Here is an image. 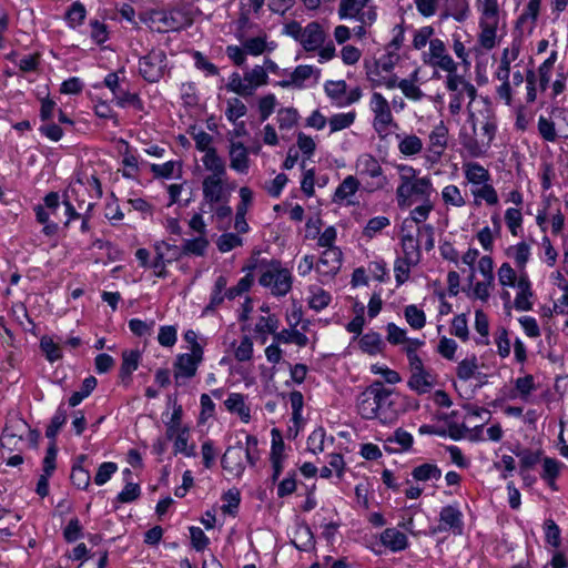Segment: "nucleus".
<instances>
[{"mask_svg": "<svg viewBox=\"0 0 568 568\" xmlns=\"http://www.w3.org/2000/svg\"><path fill=\"white\" fill-rule=\"evenodd\" d=\"M359 180L354 175H347L337 186L334 193V201L337 203H345L347 205H355L357 202L354 200L356 192L359 190Z\"/></svg>", "mask_w": 568, "mask_h": 568, "instance_id": "a211bd4d", "label": "nucleus"}, {"mask_svg": "<svg viewBox=\"0 0 568 568\" xmlns=\"http://www.w3.org/2000/svg\"><path fill=\"white\" fill-rule=\"evenodd\" d=\"M469 128L459 131V142L470 158L488 155L497 134V118L487 103L478 110L467 105Z\"/></svg>", "mask_w": 568, "mask_h": 568, "instance_id": "f257e3e1", "label": "nucleus"}, {"mask_svg": "<svg viewBox=\"0 0 568 568\" xmlns=\"http://www.w3.org/2000/svg\"><path fill=\"white\" fill-rule=\"evenodd\" d=\"M498 282L503 287L517 286V275L509 263H503L497 271Z\"/></svg>", "mask_w": 568, "mask_h": 568, "instance_id": "6e6d98bb", "label": "nucleus"}, {"mask_svg": "<svg viewBox=\"0 0 568 568\" xmlns=\"http://www.w3.org/2000/svg\"><path fill=\"white\" fill-rule=\"evenodd\" d=\"M193 13L189 8L181 7L170 11L152 10L146 13L145 22L158 32L178 31L193 23Z\"/></svg>", "mask_w": 568, "mask_h": 568, "instance_id": "39448f33", "label": "nucleus"}, {"mask_svg": "<svg viewBox=\"0 0 568 568\" xmlns=\"http://www.w3.org/2000/svg\"><path fill=\"white\" fill-rule=\"evenodd\" d=\"M442 199L446 205L462 207L466 204L458 186L454 184L446 185L442 191Z\"/></svg>", "mask_w": 568, "mask_h": 568, "instance_id": "8fccbe9b", "label": "nucleus"}, {"mask_svg": "<svg viewBox=\"0 0 568 568\" xmlns=\"http://www.w3.org/2000/svg\"><path fill=\"white\" fill-rule=\"evenodd\" d=\"M470 191L475 199V204L477 205L480 203V201H485L488 205H496L499 201L495 187L489 182L476 187H471Z\"/></svg>", "mask_w": 568, "mask_h": 568, "instance_id": "473e14b6", "label": "nucleus"}, {"mask_svg": "<svg viewBox=\"0 0 568 568\" xmlns=\"http://www.w3.org/2000/svg\"><path fill=\"white\" fill-rule=\"evenodd\" d=\"M419 240L412 233L404 234L402 237V250L403 256L406 257V261L409 263H419L420 261V251H419Z\"/></svg>", "mask_w": 568, "mask_h": 568, "instance_id": "cd10ccee", "label": "nucleus"}, {"mask_svg": "<svg viewBox=\"0 0 568 568\" xmlns=\"http://www.w3.org/2000/svg\"><path fill=\"white\" fill-rule=\"evenodd\" d=\"M356 172L361 178H368L369 181L365 183L367 192H375L386 187L388 179L384 174L383 168L378 160L369 154H361L355 162Z\"/></svg>", "mask_w": 568, "mask_h": 568, "instance_id": "6e6552de", "label": "nucleus"}, {"mask_svg": "<svg viewBox=\"0 0 568 568\" xmlns=\"http://www.w3.org/2000/svg\"><path fill=\"white\" fill-rule=\"evenodd\" d=\"M463 521H462V513L453 507L446 506L440 510L439 514V530H448L452 529L462 532Z\"/></svg>", "mask_w": 568, "mask_h": 568, "instance_id": "5701e85b", "label": "nucleus"}, {"mask_svg": "<svg viewBox=\"0 0 568 568\" xmlns=\"http://www.w3.org/2000/svg\"><path fill=\"white\" fill-rule=\"evenodd\" d=\"M476 7L479 13L478 43L485 50H491L499 43L505 31V13L499 0H478Z\"/></svg>", "mask_w": 568, "mask_h": 568, "instance_id": "20e7f679", "label": "nucleus"}, {"mask_svg": "<svg viewBox=\"0 0 568 568\" xmlns=\"http://www.w3.org/2000/svg\"><path fill=\"white\" fill-rule=\"evenodd\" d=\"M274 342H276L277 344L293 343L301 347H304L307 345L308 338L305 334H303L294 328H290V329H282L281 332H277L274 335Z\"/></svg>", "mask_w": 568, "mask_h": 568, "instance_id": "c9c22d12", "label": "nucleus"}, {"mask_svg": "<svg viewBox=\"0 0 568 568\" xmlns=\"http://www.w3.org/2000/svg\"><path fill=\"white\" fill-rule=\"evenodd\" d=\"M446 89L450 92V99L448 110L453 115L458 114L462 111L463 102L467 97L473 109L474 101L477 95V90L473 83L467 81L463 75H459L457 71L447 73L446 77Z\"/></svg>", "mask_w": 568, "mask_h": 568, "instance_id": "423d86ee", "label": "nucleus"}, {"mask_svg": "<svg viewBox=\"0 0 568 568\" xmlns=\"http://www.w3.org/2000/svg\"><path fill=\"white\" fill-rule=\"evenodd\" d=\"M326 34L322 26L317 22H311L304 27L301 44L306 51H316L325 42Z\"/></svg>", "mask_w": 568, "mask_h": 568, "instance_id": "6ab92c4d", "label": "nucleus"}, {"mask_svg": "<svg viewBox=\"0 0 568 568\" xmlns=\"http://www.w3.org/2000/svg\"><path fill=\"white\" fill-rule=\"evenodd\" d=\"M253 282H254L253 275L246 274L237 282V284L235 286L225 291V296L229 300H234L235 297L241 296L242 294L248 292Z\"/></svg>", "mask_w": 568, "mask_h": 568, "instance_id": "69168bd1", "label": "nucleus"}, {"mask_svg": "<svg viewBox=\"0 0 568 568\" xmlns=\"http://www.w3.org/2000/svg\"><path fill=\"white\" fill-rule=\"evenodd\" d=\"M243 454L244 449L241 444L229 447L222 457L223 468L232 475H241L244 470Z\"/></svg>", "mask_w": 568, "mask_h": 568, "instance_id": "aec40b11", "label": "nucleus"}, {"mask_svg": "<svg viewBox=\"0 0 568 568\" xmlns=\"http://www.w3.org/2000/svg\"><path fill=\"white\" fill-rule=\"evenodd\" d=\"M164 424L166 428V439H173L175 434L189 429V427L182 424V407L175 403L173 404V412L171 413L170 417L164 422Z\"/></svg>", "mask_w": 568, "mask_h": 568, "instance_id": "c85d7f7f", "label": "nucleus"}, {"mask_svg": "<svg viewBox=\"0 0 568 568\" xmlns=\"http://www.w3.org/2000/svg\"><path fill=\"white\" fill-rule=\"evenodd\" d=\"M404 316L407 324L413 329H422L426 325V315L424 311L414 304L407 305L404 308Z\"/></svg>", "mask_w": 568, "mask_h": 568, "instance_id": "37998d69", "label": "nucleus"}, {"mask_svg": "<svg viewBox=\"0 0 568 568\" xmlns=\"http://www.w3.org/2000/svg\"><path fill=\"white\" fill-rule=\"evenodd\" d=\"M342 265V252L338 247L325 248L316 265V271L323 276L335 275Z\"/></svg>", "mask_w": 568, "mask_h": 568, "instance_id": "dca6fc26", "label": "nucleus"}, {"mask_svg": "<svg viewBox=\"0 0 568 568\" xmlns=\"http://www.w3.org/2000/svg\"><path fill=\"white\" fill-rule=\"evenodd\" d=\"M395 168L398 174L396 201L400 209L430 201L434 186L429 176H419L418 171L408 164H397Z\"/></svg>", "mask_w": 568, "mask_h": 568, "instance_id": "7ed1b4c3", "label": "nucleus"}, {"mask_svg": "<svg viewBox=\"0 0 568 568\" xmlns=\"http://www.w3.org/2000/svg\"><path fill=\"white\" fill-rule=\"evenodd\" d=\"M382 544L392 551H400L407 547V537L396 528H387L381 534Z\"/></svg>", "mask_w": 568, "mask_h": 568, "instance_id": "393cba45", "label": "nucleus"}, {"mask_svg": "<svg viewBox=\"0 0 568 568\" xmlns=\"http://www.w3.org/2000/svg\"><path fill=\"white\" fill-rule=\"evenodd\" d=\"M542 478L547 480L550 487H555V479L560 471V463L552 458H545L542 462Z\"/></svg>", "mask_w": 568, "mask_h": 568, "instance_id": "bf43d9fd", "label": "nucleus"}, {"mask_svg": "<svg viewBox=\"0 0 568 568\" xmlns=\"http://www.w3.org/2000/svg\"><path fill=\"white\" fill-rule=\"evenodd\" d=\"M372 0H339V19H352L365 9Z\"/></svg>", "mask_w": 568, "mask_h": 568, "instance_id": "2f4dec72", "label": "nucleus"}, {"mask_svg": "<svg viewBox=\"0 0 568 568\" xmlns=\"http://www.w3.org/2000/svg\"><path fill=\"white\" fill-rule=\"evenodd\" d=\"M511 257L514 258L516 265L519 268H525L529 256H530V247L527 243L520 242L509 248Z\"/></svg>", "mask_w": 568, "mask_h": 568, "instance_id": "4d7b16f0", "label": "nucleus"}, {"mask_svg": "<svg viewBox=\"0 0 568 568\" xmlns=\"http://www.w3.org/2000/svg\"><path fill=\"white\" fill-rule=\"evenodd\" d=\"M356 119V112L349 111L345 113H336L328 119V125L331 133L342 131L349 128Z\"/></svg>", "mask_w": 568, "mask_h": 568, "instance_id": "79ce46f5", "label": "nucleus"}, {"mask_svg": "<svg viewBox=\"0 0 568 568\" xmlns=\"http://www.w3.org/2000/svg\"><path fill=\"white\" fill-rule=\"evenodd\" d=\"M227 410L237 414L245 423L250 420V408L245 404V398L242 394L232 393L224 402Z\"/></svg>", "mask_w": 568, "mask_h": 568, "instance_id": "7c9ffc66", "label": "nucleus"}, {"mask_svg": "<svg viewBox=\"0 0 568 568\" xmlns=\"http://www.w3.org/2000/svg\"><path fill=\"white\" fill-rule=\"evenodd\" d=\"M324 89L326 94L339 106V101H343L346 94L347 84L344 80L327 81Z\"/></svg>", "mask_w": 568, "mask_h": 568, "instance_id": "3c124183", "label": "nucleus"}, {"mask_svg": "<svg viewBox=\"0 0 568 568\" xmlns=\"http://www.w3.org/2000/svg\"><path fill=\"white\" fill-rule=\"evenodd\" d=\"M234 346V357L239 362H247L253 357V341L248 336H243L239 345Z\"/></svg>", "mask_w": 568, "mask_h": 568, "instance_id": "13d9d810", "label": "nucleus"}, {"mask_svg": "<svg viewBox=\"0 0 568 568\" xmlns=\"http://www.w3.org/2000/svg\"><path fill=\"white\" fill-rule=\"evenodd\" d=\"M435 29L432 26H424L416 29L413 32L412 47L413 49L420 51L430 45L432 40H434Z\"/></svg>", "mask_w": 568, "mask_h": 568, "instance_id": "4c0bfd02", "label": "nucleus"}, {"mask_svg": "<svg viewBox=\"0 0 568 568\" xmlns=\"http://www.w3.org/2000/svg\"><path fill=\"white\" fill-rule=\"evenodd\" d=\"M398 141V151L400 154L405 156H414L422 152L424 143L422 139L415 134H404L403 136H397Z\"/></svg>", "mask_w": 568, "mask_h": 568, "instance_id": "bb28decb", "label": "nucleus"}, {"mask_svg": "<svg viewBox=\"0 0 568 568\" xmlns=\"http://www.w3.org/2000/svg\"><path fill=\"white\" fill-rule=\"evenodd\" d=\"M412 476L418 481L437 480L440 478L442 471L434 464H423L413 469Z\"/></svg>", "mask_w": 568, "mask_h": 568, "instance_id": "de8ad7c7", "label": "nucleus"}, {"mask_svg": "<svg viewBox=\"0 0 568 568\" xmlns=\"http://www.w3.org/2000/svg\"><path fill=\"white\" fill-rule=\"evenodd\" d=\"M416 81L417 70L414 71L410 79H402L398 82V88L403 94L412 101H420L425 95L422 89L416 84Z\"/></svg>", "mask_w": 568, "mask_h": 568, "instance_id": "f704fd0d", "label": "nucleus"}, {"mask_svg": "<svg viewBox=\"0 0 568 568\" xmlns=\"http://www.w3.org/2000/svg\"><path fill=\"white\" fill-rule=\"evenodd\" d=\"M310 294L308 306L317 312L327 307L332 301L331 294L320 286H311Z\"/></svg>", "mask_w": 568, "mask_h": 568, "instance_id": "e433bc0d", "label": "nucleus"}, {"mask_svg": "<svg viewBox=\"0 0 568 568\" xmlns=\"http://www.w3.org/2000/svg\"><path fill=\"white\" fill-rule=\"evenodd\" d=\"M422 61L425 65L440 69L447 73L457 71L458 65L447 52L443 40L435 38L427 50L422 52Z\"/></svg>", "mask_w": 568, "mask_h": 568, "instance_id": "9b49d317", "label": "nucleus"}, {"mask_svg": "<svg viewBox=\"0 0 568 568\" xmlns=\"http://www.w3.org/2000/svg\"><path fill=\"white\" fill-rule=\"evenodd\" d=\"M344 468L345 462L343 456L339 454H331L328 456V465L321 468L320 476L322 478H329L333 473H335L337 477H342Z\"/></svg>", "mask_w": 568, "mask_h": 568, "instance_id": "c03bdc74", "label": "nucleus"}, {"mask_svg": "<svg viewBox=\"0 0 568 568\" xmlns=\"http://www.w3.org/2000/svg\"><path fill=\"white\" fill-rule=\"evenodd\" d=\"M298 112L294 108H282L277 111L276 121L280 130H291L298 122Z\"/></svg>", "mask_w": 568, "mask_h": 568, "instance_id": "49530a36", "label": "nucleus"}, {"mask_svg": "<svg viewBox=\"0 0 568 568\" xmlns=\"http://www.w3.org/2000/svg\"><path fill=\"white\" fill-rule=\"evenodd\" d=\"M536 384L532 375H526L515 381V392L513 397H519L524 402H528L532 392L536 390Z\"/></svg>", "mask_w": 568, "mask_h": 568, "instance_id": "58836bf2", "label": "nucleus"}, {"mask_svg": "<svg viewBox=\"0 0 568 568\" xmlns=\"http://www.w3.org/2000/svg\"><path fill=\"white\" fill-rule=\"evenodd\" d=\"M244 75L251 94H253L257 88L267 84L268 81V74H266V70L262 65H254L251 70L246 71Z\"/></svg>", "mask_w": 568, "mask_h": 568, "instance_id": "72a5a7b5", "label": "nucleus"}, {"mask_svg": "<svg viewBox=\"0 0 568 568\" xmlns=\"http://www.w3.org/2000/svg\"><path fill=\"white\" fill-rule=\"evenodd\" d=\"M165 53L162 50H152L140 59L139 70L149 82H158L164 74Z\"/></svg>", "mask_w": 568, "mask_h": 568, "instance_id": "f8f14e48", "label": "nucleus"}, {"mask_svg": "<svg viewBox=\"0 0 568 568\" xmlns=\"http://www.w3.org/2000/svg\"><path fill=\"white\" fill-rule=\"evenodd\" d=\"M258 283L274 296H285L292 288V274L280 262H271L262 270Z\"/></svg>", "mask_w": 568, "mask_h": 568, "instance_id": "0eeeda50", "label": "nucleus"}, {"mask_svg": "<svg viewBox=\"0 0 568 568\" xmlns=\"http://www.w3.org/2000/svg\"><path fill=\"white\" fill-rule=\"evenodd\" d=\"M204 169L209 172L205 178L227 179L225 161L219 155L216 150L209 151L201 159Z\"/></svg>", "mask_w": 568, "mask_h": 568, "instance_id": "412c9836", "label": "nucleus"}, {"mask_svg": "<svg viewBox=\"0 0 568 568\" xmlns=\"http://www.w3.org/2000/svg\"><path fill=\"white\" fill-rule=\"evenodd\" d=\"M478 368L476 356L463 359L457 367V376L463 381L470 379Z\"/></svg>", "mask_w": 568, "mask_h": 568, "instance_id": "338daca9", "label": "nucleus"}, {"mask_svg": "<svg viewBox=\"0 0 568 568\" xmlns=\"http://www.w3.org/2000/svg\"><path fill=\"white\" fill-rule=\"evenodd\" d=\"M418 263H409L406 257H397L394 264V273L397 285L404 284L408 281L410 275V268L416 266Z\"/></svg>", "mask_w": 568, "mask_h": 568, "instance_id": "864d4df0", "label": "nucleus"}, {"mask_svg": "<svg viewBox=\"0 0 568 568\" xmlns=\"http://www.w3.org/2000/svg\"><path fill=\"white\" fill-rule=\"evenodd\" d=\"M235 185L227 179L204 178L202 181L201 210L206 212V206L230 202Z\"/></svg>", "mask_w": 568, "mask_h": 568, "instance_id": "1a4fd4ad", "label": "nucleus"}, {"mask_svg": "<svg viewBox=\"0 0 568 568\" xmlns=\"http://www.w3.org/2000/svg\"><path fill=\"white\" fill-rule=\"evenodd\" d=\"M412 444L413 436L408 432L398 428L386 439L385 449L389 452L407 450Z\"/></svg>", "mask_w": 568, "mask_h": 568, "instance_id": "a878e982", "label": "nucleus"}, {"mask_svg": "<svg viewBox=\"0 0 568 568\" xmlns=\"http://www.w3.org/2000/svg\"><path fill=\"white\" fill-rule=\"evenodd\" d=\"M267 37L265 33H260L256 37L245 38L241 41L246 53L251 55H260L265 51L273 50V47L267 44Z\"/></svg>", "mask_w": 568, "mask_h": 568, "instance_id": "c756f323", "label": "nucleus"}, {"mask_svg": "<svg viewBox=\"0 0 568 568\" xmlns=\"http://www.w3.org/2000/svg\"><path fill=\"white\" fill-rule=\"evenodd\" d=\"M368 106L374 115L373 129L379 136L385 135L395 124L390 103L381 92L375 91L369 98Z\"/></svg>", "mask_w": 568, "mask_h": 568, "instance_id": "9d476101", "label": "nucleus"}, {"mask_svg": "<svg viewBox=\"0 0 568 568\" xmlns=\"http://www.w3.org/2000/svg\"><path fill=\"white\" fill-rule=\"evenodd\" d=\"M278 328V320L275 315L261 316L256 324L254 331L258 334H272L273 336L277 333Z\"/></svg>", "mask_w": 568, "mask_h": 568, "instance_id": "5fc2aeb1", "label": "nucleus"}, {"mask_svg": "<svg viewBox=\"0 0 568 568\" xmlns=\"http://www.w3.org/2000/svg\"><path fill=\"white\" fill-rule=\"evenodd\" d=\"M141 353L138 349H125L122 352L121 376L130 377L138 368Z\"/></svg>", "mask_w": 568, "mask_h": 568, "instance_id": "ea45409f", "label": "nucleus"}, {"mask_svg": "<svg viewBox=\"0 0 568 568\" xmlns=\"http://www.w3.org/2000/svg\"><path fill=\"white\" fill-rule=\"evenodd\" d=\"M557 60V52L552 51L550 55L542 62L538 69L537 80L539 81L540 90H546L549 81L554 64Z\"/></svg>", "mask_w": 568, "mask_h": 568, "instance_id": "09e8293b", "label": "nucleus"}, {"mask_svg": "<svg viewBox=\"0 0 568 568\" xmlns=\"http://www.w3.org/2000/svg\"><path fill=\"white\" fill-rule=\"evenodd\" d=\"M67 422V412L62 407H59L45 430V435L50 439H54L61 427Z\"/></svg>", "mask_w": 568, "mask_h": 568, "instance_id": "e2e57ef3", "label": "nucleus"}, {"mask_svg": "<svg viewBox=\"0 0 568 568\" xmlns=\"http://www.w3.org/2000/svg\"><path fill=\"white\" fill-rule=\"evenodd\" d=\"M359 347L369 355H376L382 352L384 343L377 333H367L359 341Z\"/></svg>", "mask_w": 568, "mask_h": 568, "instance_id": "a18cd8bd", "label": "nucleus"}, {"mask_svg": "<svg viewBox=\"0 0 568 568\" xmlns=\"http://www.w3.org/2000/svg\"><path fill=\"white\" fill-rule=\"evenodd\" d=\"M226 104L225 116L233 123L247 112L246 105L237 98L229 99Z\"/></svg>", "mask_w": 568, "mask_h": 568, "instance_id": "603ef678", "label": "nucleus"}, {"mask_svg": "<svg viewBox=\"0 0 568 568\" xmlns=\"http://www.w3.org/2000/svg\"><path fill=\"white\" fill-rule=\"evenodd\" d=\"M230 168L240 174H246L250 168L247 148L239 141H231L229 145Z\"/></svg>", "mask_w": 568, "mask_h": 568, "instance_id": "f3484780", "label": "nucleus"}, {"mask_svg": "<svg viewBox=\"0 0 568 568\" xmlns=\"http://www.w3.org/2000/svg\"><path fill=\"white\" fill-rule=\"evenodd\" d=\"M464 174L471 187L479 186L490 181V174L487 169L476 162L465 163Z\"/></svg>", "mask_w": 568, "mask_h": 568, "instance_id": "b1692460", "label": "nucleus"}, {"mask_svg": "<svg viewBox=\"0 0 568 568\" xmlns=\"http://www.w3.org/2000/svg\"><path fill=\"white\" fill-rule=\"evenodd\" d=\"M246 83L247 82L245 81V75L241 77L239 73H233L230 77L226 89L243 97L251 95V91Z\"/></svg>", "mask_w": 568, "mask_h": 568, "instance_id": "774afa93", "label": "nucleus"}, {"mask_svg": "<svg viewBox=\"0 0 568 568\" xmlns=\"http://www.w3.org/2000/svg\"><path fill=\"white\" fill-rule=\"evenodd\" d=\"M123 170L122 174L124 178H134L139 172V161L138 158L129 151V145L126 144V150L123 153L122 159Z\"/></svg>", "mask_w": 568, "mask_h": 568, "instance_id": "0e129e2a", "label": "nucleus"}, {"mask_svg": "<svg viewBox=\"0 0 568 568\" xmlns=\"http://www.w3.org/2000/svg\"><path fill=\"white\" fill-rule=\"evenodd\" d=\"M190 430L175 434L173 440L174 454H183L186 457L195 456V445H189Z\"/></svg>", "mask_w": 568, "mask_h": 568, "instance_id": "a19ab883", "label": "nucleus"}, {"mask_svg": "<svg viewBox=\"0 0 568 568\" xmlns=\"http://www.w3.org/2000/svg\"><path fill=\"white\" fill-rule=\"evenodd\" d=\"M356 409L364 419L392 424L402 413V404L398 394L386 388L383 383L375 382L357 396Z\"/></svg>", "mask_w": 568, "mask_h": 568, "instance_id": "f03ea898", "label": "nucleus"}, {"mask_svg": "<svg viewBox=\"0 0 568 568\" xmlns=\"http://www.w3.org/2000/svg\"><path fill=\"white\" fill-rule=\"evenodd\" d=\"M449 130L447 125L439 121L428 134L427 153L432 162H437L444 154L448 144Z\"/></svg>", "mask_w": 568, "mask_h": 568, "instance_id": "4468645a", "label": "nucleus"}, {"mask_svg": "<svg viewBox=\"0 0 568 568\" xmlns=\"http://www.w3.org/2000/svg\"><path fill=\"white\" fill-rule=\"evenodd\" d=\"M517 290L518 291L514 301L516 310L523 312L530 311L532 308L530 298L532 297L534 293L527 274L523 273L519 275L517 281Z\"/></svg>", "mask_w": 568, "mask_h": 568, "instance_id": "4be33fe9", "label": "nucleus"}, {"mask_svg": "<svg viewBox=\"0 0 568 568\" xmlns=\"http://www.w3.org/2000/svg\"><path fill=\"white\" fill-rule=\"evenodd\" d=\"M203 359V348L195 347V352L181 354L174 364V377L191 378L196 374L197 366Z\"/></svg>", "mask_w": 568, "mask_h": 568, "instance_id": "2eb2a0df", "label": "nucleus"}, {"mask_svg": "<svg viewBox=\"0 0 568 568\" xmlns=\"http://www.w3.org/2000/svg\"><path fill=\"white\" fill-rule=\"evenodd\" d=\"M326 434L323 428L314 429L307 438V448L313 454H320L325 449Z\"/></svg>", "mask_w": 568, "mask_h": 568, "instance_id": "680f3d73", "label": "nucleus"}, {"mask_svg": "<svg viewBox=\"0 0 568 568\" xmlns=\"http://www.w3.org/2000/svg\"><path fill=\"white\" fill-rule=\"evenodd\" d=\"M40 347L49 362H55L62 357L60 346L51 337L43 336L40 341Z\"/></svg>", "mask_w": 568, "mask_h": 568, "instance_id": "052dcab7", "label": "nucleus"}, {"mask_svg": "<svg viewBox=\"0 0 568 568\" xmlns=\"http://www.w3.org/2000/svg\"><path fill=\"white\" fill-rule=\"evenodd\" d=\"M410 377L408 387L418 394L428 393L436 384V378L430 371L426 369L423 361L409 364Z\"/></svg>", "mask_w": 568, "mask_h": 568, "instance_id": "ddd939ff", "label": "nucleus"}]
</instances>
